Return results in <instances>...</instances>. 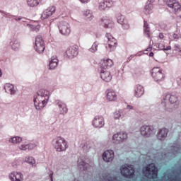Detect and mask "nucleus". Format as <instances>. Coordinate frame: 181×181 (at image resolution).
<instances>
[{"instance_id":"nucleus-43","label":"nucleus","mask_w":181,"mask_h":181,"mask_svg":"<svg viewBox=\"0 0 181 181\" xmlns=\"http://www.w3.org/2000/svg\"><path fill=\"white\" fill-rule=\"evenodd\" d=\"M173 39H175V40H176V41L179 40V35H177V34H176V33L173 34Z\"/></svg>"},{"instance_id":"nucleus-29","label":"nucleus","mask_w":181,"mask_h":181,"mask_svg":"<svg viewBox=\"0 0 181 181\" xmlns=\"http://www.w3.org/2000/svg\"><path fill=\"white\" fill-rule=\"evenodd\" d=\"M112 142L113 144H121V142H122V140H121V136H119L118 133L113 135Z\"/></svg>"},{"instance_id":"nucleus-1","label":"nucleus","mask_w":181,"mask_h":181,"mask_svg":"<svg viewBox=\"0 0 181 181\" xmlns=\"http://www.w3.org/2000/svg\"><path fill=\"white\" fill-rule=\"evenodd\" d=\"M50 98V93L46 89H40L34 97V105L36 110H42L46 107V104Z\"/></svg>"},{"instance_id":"nucleus-25","label":"nucleus","mask_w":181,"mask_h":181,"mask_svg":"<svg viewBox=\"0 0 181 181\" xmlns=\"http://www.w3.org/2000/svg\"><path fill=\"white\" fill-rule=\"evenodd\" d=\"M4 90L6 93L10 94H15V89H13V85L7 83L4 86Z\"/></svg>"},{"instance_id":"nucleus-13","label":"nucleus","mask_w":181,"mask_h":181,"mask_svg":"<svg viewBox=\"0 0 181 181\" xmlns=\"http://www.w3.org/2000/svg\"><path fill=\"white\" fill-rule=\"evenodd\" d=\"M115 154L114 153V151L112 150H107L105 151L103 154V159L105 162H112Z\"/></svg>"},{"instance_id":"nucleus-15","label":"nucleus","mask_w":181,"mask_h":181,"mask_svg":"<svg viewBox=\"0 0 181 181\" xmlns=\"http://www.w3.org/2000/svg\"><path fill=\"white\" fill-rule=\"evenodd\" d=\"M100 78H102L103 81H106V83H110V81L112 80V75H111L110 71L102 70L100 71Z\"/></svg>"},{"instance_id":"nucleus-6","label":"nucleus","mask_w":181,"mask_h":181,"mask_svg":"<svg viewBox=\"0 0 181 181\" xmlns=\"http://www.w3.org/2000/svg\"><path fill=\"white\" fill-rule=\"evenodd\" d=\"M36 52L37 53H43L45 52V49H46V47L45 45V40H43V38L40 35H37L35 37V45L34 47Z\"/></svg>"},{"instance_id":"nucleus-28","label":"nucleus","mask_w":181,"mask_h":181,"mask_svg":"<svg viewBox=\"0 0 181 181\" xmlns=\"http://www.w3.org/2000/svg\"><path fill=\"white\" fill-rule=\"evenodd\" d=\"M112 25V21L108 17H106L103 19V25L105 28H110Z\"/></svg>"},{"instance_id":"nucleus-45","label":"nucleus","mask_w":181,"mask_h":181,"mask_svg":"<svg viewBox=\"0 0 181 181\" xmlns=\"http://www.w3.org/2000/svg\"><path fill=\"white\" fill-rule=\"evenodd\" d=\"M158 37H160V39H163L165 36L163 35V33H160L158 35Z\"/></svg>"},{"instance_id":"nucleus-41","label":"nucleus","mask_w":181,"mask_h":181,"mask_svg":"<svg viewBox=\"0 0 181 181\" xmlns=\"http://www.w3.org/2000/svg\"><path fill=\"white\" fill-rule=\"evenodd\" d=\"M117 22H118V23H120V25H122L125 22L124 16H122L118 17Z\"/></svg>"},{"instance_id":"nucleus-35","label":"nucleus","mask_w":181,"mask_h":181,"mask_svg":"<svg viewBox=\"0 0 181 181\" xmlns=\"http://www.w3.org/2000/svg\"><path fill=\"white\" fill-rule=\"evenodd\" d=\"M158 49H160V50H171L172 47L168 46V47H165V45H163V43H160L158 45Z\"/></svg>"},{"instance_id":"nucleus-23","label":"nucleus","mask_w":181,"mask_h":181,"mask_svg":"<svg viewBox=\"0 0 181 181\" xmlns=\"http://www.w3.org/2000/svg\"><path fill=\"white\" fill-rule=\"evenodd\" d=\"M59 64V59H57V57H52L51 61L49 62V69L50 70H54L57 65Z\"/></svg>"},{"instance_id":"nucleus-21","label":"nucleus","mask_w":181,"mask_h":181,"mask_svg":"<svg viewBox=\"0 0 181 181\" xmlns=\"http://www.w3.org/2000/svg\"><path fill=\"white\" fill-rule=\"evenodd\" d=\"M168 100H169L170 103H171V104H175V103H176L177 101V96L175 95H166L165 96H164L163 98V101L162 102V104H163V103H166V101H168Z\"/></svg>"},{"instance_id":"nucleus-12","label":"nucleus","mask_w":181,"mask_h":181,"mask_svg":"<svg viewBox=\"0 0 181 181\" xmlns=\"http://www.w3.org/2000/svg\"><path fill=\"white\" fill-rule=\"evenodd\" d=\"M141 134L143 136L148 138L153 134V127L150 126H143L141 128Z\"/></svg>"},{"instance_id":"nucleus-36","label":"nucleus","mask_w":181,"mask_h":181,"mask_svg":"<svg viewBox=\"0 0 181 181\" xmlns=\"http://www.w3.org/2000/svg\"><path fill=\"white\" fill-rule=\"evenodd\" d=\"M117 134H119V136H120L122 142L123 141H125V139H127V138H128V134H127V133H125V132H119Z\"/></svg>"},{"instance_id":"nucleus-40","label":"nucleus","mask_w":181,"mask_h":181,"mask_svg":"<svg viewBox=\"0 0 181 181\" xmlns=\"http://www.w3.org/2000/svg\"><path fill=\"white\" fill-rule=\"evenodd\" d=\"M121 117V112L116 111L114 112V118L115 119H119V117Z\"/></svg>"},{"instance_id":"nucleus-47","label":"nucleus","mask_w":181,"mask_h":181,"mask_svg":"<svg viewBox=\"0 0 181 181\" xmlns=\"http://www.w3.org/2000/svg\"><path fill=\"white\" fill-rule=\"evenodd\" d=\"M49 177L51 179V181H53V172H51V173L49 174Z\"/></svg>"},{"instance_id":"nucleus-49","label":"nucleus","mask_w":181,"mask_h":181,"mask_svg":"<svg viewBox=\"0 0 181 181\" xmlns=\"http://www.w3.org/2000/svg\"><path fill=\"white\" fill-rule=\"evenodd\" d=\"M153 52H149V54H148V56H150V57H153Z\"/></svg>"},{"instance_id":"nucleus-5","label":"nucleus","mask_w":181,"mask_h":181,"mask_svg":"<svg viewBox=\"0 0 181 181\" xmlns=\"http://www.w3.org/2000/svg\"><path fill=\"white\" fill-rule=\"evenodd\" d=\"M151 76L156 81H163L165 80V71L159 67H154L151 70Z\"/></svg>"},{"instance_id":"nucleus-16","label":"nucleus","mask_w":181,"mask_h":181,"mask_svg":"<svg viewBox=\"0 0 181 181\" xmlns=\"http://www.w3.org/2000/svg\"><path fill=\"white\" fill-rule=\"evenodd\" d=\"M93 125L95 128H103L104 127V117L96 116L93 121Z\"/></svg>"},{"instance_id":"nucleus-9","label":"nucleus","mask_w":181,"mask_h":181,"mask_svg":"<svg viewBox=\"0 0 181 181\" xmlns=\"http://www.w3.org/2000/svg\"><path fill=\"white\" fill-rule=\"evenodd\" d=\"M165 3L167 6L173 9L175 12L180 11L181 5L177 0H166Z\"/></svg>"},{"instance_id":"nucleus-39","label":"nucleus","mask_w":181,"mask_h":181,"mask_svg":"<svg viewBox=\"0 0 181 181\" xmlns=\"http://www.w3.org/2000/svg\"><path fill=\"white\" fill-rule=\"evenodd\" d=\"M146 13H152V6L147 5L145 6Z\"/></svg>"},{"instance_id":"nucleus-14","label":"nucleus","mask_w":181,"mask_h":181,"mask_svg":"<svg viewBox=\"0 0 181 181\" xmlns=\"http://www.w3.org/2000/svg\"><path fill=\"white\" fill-rule=\"evenodd\" d=\"M113 64L114 62L112 59H102L99 63L100 69L103 70H107V69H110Z\"/></svg>"},{"instance_id":"nucleus-24","label":"nucleus","mask_w":181,"mask_h":181,"mask_svg":"<svg viewBox=\"0 0 181 181\" xmlns=\"http://www.w3.org/2000/svg\"><path fill=\"white\" fill-rule=\"evenodd\" d=\"M168 129H162L158 133V135H157L158 139H159L160 141H162V139H163V138H166V136H168Z\"/></svg>"},{"instance_id":"nucleus-17","label":"nucleus","mask_w":181,"mask_h":181,"mask_svg":"<svg viewBox=\"0 0 181 181\" xmlns=\"http://www.w3.org/2000/svg\"><path fill=\"white\" fill-rule=\"evenodd\" d=\"M10 180L11 181H22L23 180V174L13 171L10 174Z\"/></svg>"},{"instance_id":"nucleus-8","label":"nucleus","mask_w":181,"mask_h":181,"mask_svg":"<svg viewBox=\"0 0 181 181\" xmlns=\"http://www.w3.org/2000/svg\"><path fill=\"white\" fill-rule=\"evenodd\" d=\"M106 37L107 38V46L106 47L107 49L109 50L112 51L115 50L117 47V40L111 35V34L107 33L106 34Z\"/></svg>"},{"instance_id":"nucleus-10","label":"nucleus","mask_w":181,"mask_h":181,"mask_svg":"<svg viewBox=\"0 0 181 181\" xmlns=\"http://www.w3.org/2000/svg\"><path fill=\"white\" fill-rule=\"evenodd\" d=\"M56 12V6H51L48 7L42 14L41 19L45 20L50 18Z\"/></svg>"},{"instance_id":"nucleus-22","label":"nucleus","mask_w":181,"mask_h":181,"mask_svg":"<svg viewBox=\"0 0 181 181\" xmlns=\"http://www.w3.org/2000/svg\"><path fill=\"white\" fill-rule=\"evenodd\" d=\"M78 168L81 170H90L91 165H89L88 163H86L84 161L78 160Z\"/></svg>"},{"instance_id":"nucleus-31","label":"nucleus","mask_w":181,"mask_h":181,"mask_svg":"<svg viewBox=\"0 0 181 181\" xmlns=\"http://www.w3.org/2000/svg\"><path fill=\"white\" fill-rule=\"evenodd\" d=\"M144 32L145 35H147V36H149V32H151V28H149V25H148V21H144Z\"/></svg>"},{"instance_id":"nucleus-20","label":"nucleus","mask_w":181,"mask_h":181,"mask_svg":"<svg viewBox=\"0 0 181 181\" xmlns=\"http://www.w3.org/2000/svg\"><path fill=\"white\" fill-rule=\"evenodd\" d=\"M144 93H145V90L144 89V86L141 85H136L134 87V97H142L144 95Z\"/></svg>"},{"instance_id":"nucleus-7","label":"nucleus","mask_w":181,"mask_h":181,"mask_svg":"<svg viewBox=\"0 0 181 181\" xmlns=\"http://www.w3.org/2000/svg\"><path fill=\"white\" fill-rule=\"evenodd\" d=\"M59 32L64 36H69L71 33V29L70 28V24L69 23L62 22L59 26Z\"/></svg>"},{"instance_id":"nucleus-4","label":"nucleus","mask_w":181,"mask_h":181,"mask_svg":"<svg viewBox=\"0 0 181 181\" xmlns=\"http://www.w3.org/2000/svg\"><path fill=\"white\" fill-rule=\"evenodd\" d=\"M121 173L124 177L132 179L134 176H135V170H134V165H128V164H124L122 166Z\"/></svg>"},{"instance_id":"nucleus-42","label":"nucleus","mask_w":181,"mask_h":181,"mask_svg":"<svg viewBox=\"0 0 181 181\" xmlns=\"http://www.w3.org/2000/svg\"><path fill=\"white\" fill-rule=\"evenodd\" d=\"M122 26L123 29H129V24L127 21H125V22H124L123 24H122Z\"/></svg>"},{"instance_id":"nucleus-3","label":"nucleus","mask_w":181,"mask_h":181,"mask_svg":"<svg viewBox=\"0 0 181 181\" xmlns=\"http://www.w3.org/2000/svg\"><path fill=\"white\" fill-rule=\"evenodd\" d=\"M54 146L57 152H63L69 148L66 139L62 137H57L54 139Z\"/></svg>"},{"instance_id":"nucleus-32","label":"nucleus","mask_w":181,"mask_h":181,"mask_svg":"<svg viewBox=\"0 0 181 181\" xmlns=\"http://www.w3.org/2000/svg\"><path fill=\"white\" fill-rule=\"evenodd\" d=\"M9 142H11V144H19V142H22V138L20 136H14L9 139Z\"/></svg>"},{"instance_id":"nucleus-34","label":"nucleus","mask_w":181,"mask_h":181,"mask_svg":"<svg viewBox=\"0 0 181 181\" xmlns=\"http://www.w3.org/2000/svg\"><path fill=\"white\" fill-rule=\"evenodd\" d=\"M98 47V43L97 42H94L92 47L89 49V51L92 53H95L97 52V49Z\"/></svg>"},{"instance_id":"nucleus-18","label":"nucleus","mask_w":181,"mask_h":181,"mask_svg":"<svg viewBox=\"0 0 181 181\" xmlns=\"http://www.w3.org/2000/svg\"><path fill=\"white\" fill-rule=\"evenodd\" d=\"M106 94V98L108 101H117V100H118V95L113 90H107Z\"/></svg>"},{"instance_id":"nucleus-2","label":"nucleus","mask_w":181,"mask_h":181,"mask_svg":"<svg viewBox=\"0 0 181 181\" xmlns=\"http://www.w3.org/2000/svg\"><path fill=\"white\" fill-rule=\"evenodd\" d=\"M143 173H145L146 177H148V179H156L158 177V168L153 163L148 164L147 166L143 168Z\"/></svg>"},{"instance_id":"nucleus-30","label":"nucleus","mask_w":181,"mask_h":181,"mask_svg":"<svg viewBox=\"0 0 181 181\" xmlns=\"http://www.w3.org/2000/svg\"><path fill=\"white\" fill-rule=\"evenodd\" d=\"M34 148H36V145L33 144H30L27 145H23L20 148L22 151H26L27 149H34Z\"/></svg>"},{"instance_id":"nucleus-37","label":"nucleus","mask_w":181,"mask_h":181,"mask_svg":"<svg viewBox=\"0 0 181 181\" xmlns=\"http://www.w3.org/2000/svg\"><path fill=\"white\" fill-rule=\"evenodd\" d=\"M25 161H27L28 163H30V165H35L36 163V160H35V158L33 157H28V158H25Z\"/></svg>"},{"instance_id":"nucleus-11","label":"nucleus","mask_w":181,"mask_h":181,"mask_svg":"<svg viewBox=\"0 0 181 181\" xmlns=\"http://www.w3.org/2000/svg\"><path fill=\"white\" fill-rule=\"evenodd\" d=\"M66 54L69 59H73L78 54V48L77 46L69 47L66 51Z\"/></svg>"},{"instance_id":"nucleus-46","label":"nucleus","mask_w":181,"mask_h":181,"mask_svg":"<svg viewBox=\"0 0 181 181\" xmlns=\"http://www.w3.org/2000/svg\"><path fill=\"white\" fill-rule=\"evenodd\" d=\"M127 109L128 110H134V107L132 105H127Z\"/></svg>"},{"instance_id":"nucleus-51","label":"nucleus","mask_w":181,"mask_h":181,"mask_svg":"<svg viewBox=\"0 0 181 181\" xmlns=\"http://www.w3.org/2000/svg\"><path fill=\"white\" fill-rule=\"evenodd\" d=\"M175 47H176L177 49H180V47H179V45H175Z\"/></svg>"},{"instance_id":"nucleus-38","label":"nucleus","mask_w":181,"mask_h":181,"mask_svg":"<svg viewBox=\"0 0 181 181\" xmlns=\"http://www.w3.org/2000/svg\"><path fill=\"white\" fill-rule=\"evenodd\" d=\"M84 16L86 19H91V18L93 17V14L91 13V12L90 11V10H87L85 13H84Z\"/></svg>"},{"instance_id":"nucleus-48","label":"nucleus","mask_w":181,"mask_h":181,"mask_svg":"<svg viewBox=\"0 0 181 181\" xmlns=\"http://www.w3.org/2000/svg\"><path fill=\"white\" fill-rule=\"evenodd\" d=\"M146 52H152V47H149L146 49Z\"/></svg>"},{"instance_id":"nucleus-19","label":"nucleus","mask_w":181,"mask_h":181,"mask_svg":"<svg viewBox=\"0 0 181 181\" xmlns=\"http://www.w3.org/2000/svg\"><path fill=\"white\" fill-rule=\"evenodd\" d=\"M112 6V1H99V9L100 11H104V9H107V8H111Z\"/></svg>"},{"instance_id":"nucleus-44","label":"nucleus","mask_w":181,"mask_h":181,"mask_svg":"<svg viewBox=\"0 0 181 181\" xmlns=\"http://www.w3.org/2000/svg\"><path fill=\"white\" fill-rule=\"evenodd\" d=\"M79 1L82 4H87L88 2H90V0H79Z\"/></svg>"},{"instance_id":"nucleus-26","label":"nucleus","mask_w":181,"mask_h":181,"mask_svg":"<svg viewBox=\"0 0 181 181\" xmlns=\"http://www.w3.org/2000/svg\"><path fill=\"white\" fill-rule=\"evenodd\" d=\"M58 107H59V112L61 114H66L67 112V106L66 104L63 103L62 102H58Z\"/></svg>"},{"instance_id":"nucleus-27","label":"nucleus","mask_w":181,"mask_h":181,"mask_svg":"<svg viewBox=\"0 0 181 181\" xmlns=\"http://www.w3.org/2000/svg\"><path fill=\"white\" fill-rule=\"evenodd\" d=\"M42 0H27V4L28 6L31 8H35V6H37L40 4Z\"/></svg>"},{"instance_id":"nucleus-50","label":"nucleus","mask_w":181,"mask_h":181,"mask_svg":"<svg viewBox=\"0 0 181 181\" xmlns=\"http://www.w3.org/2000/svg\"><path fill=\"white\" fill-rule=\"evenodd\" d=\"M0 77H2V71L0 69Z\"/></svg>"},{"instance_id":"nucleus-33","label":"nucleus","mask_w":181,"mask_h":181,"mask_svg":"<svg viewBox=\"0 0 181 181\" xmlns=\"http://www.w3.org/2000/svg\"><path fill=\"white\" fill-rule=\"evenodd\" d=\"M10 45L13 50H17V49H19V46H21V44H19V42L18 40H14V42H11Z\"/></svg>"}]
</instances>
